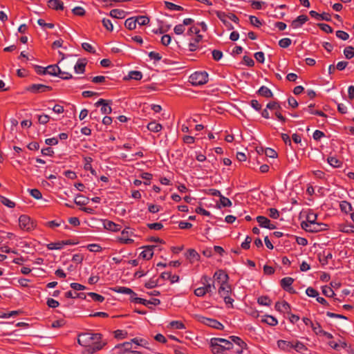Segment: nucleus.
Segmentation results:
<instances>
[{
	"label": "nucleus",
	"mask_w": 354,
	"mask_h": 354,
	"mask_svg": "<svg viewBox=\"0 0 354 354\" xmlns=\"http://www.w3.org/2000/svg\"><path fill=\"white\" fill-rule=\"evenodd\" d=\"M135 19H136V24L140 26H145L149 23V18L147 16H138L135 17Z\"/></svg>",
	"instance_id": "nucleus-46"
},
{
	"label": "nucleus",
	"mask_w": 354,
	"mask_h": 354,
	"mask_svg": "<svg viewBox=\"0 0 354 354\" xmlns=\"http://www.w3.org/2000/svg\"><path fill=\"white\" fill-rule=\"evenodd\" d=\"M19 225L21 229L30 231L33 228L30 218L26 215H21L19 218Z\"/></svg>",
	"instance_id": "nucleus-5"
},
{
	"label": "nucleus",
	"mask_w": 354,
	"mask_h": 354,
	"mask_svg": "<svg viewBox=\"0 0 354 354\" xmlns=\"http://www.w3.org/2000/svg\"><path fill=\"white\" fill-rule=\"evenodd\" d=\"M147 129L150 131L157 133L162 130V126L160 124L157 123L155 121H153L147 124Z\"/></svg>",
	"instance_id": "nucleus-29"
},
{
	"label": "nucleus",
	"mask_w": 354,
	"mask_h": 354,
	"mask_svg": "<svg viewBox=\"0 0 354 354\" xmlns=\"http://www.w3.org/2000/svg\"><path fill=\"white\" fill-rule=\"evenodd\" d=\"M257 93L266 98H270L273 96V93L271 90L265 86H261L258 90Z\"/></svg>",
	"instance_id": "nucleus-23"
},
{
	"label": "nucleus",
	"mask_w": 354,
	"mask_h": 354,
	"mask_svg": "<svg viewBox=\"0 0 354 354\" xmlns=\"http://www.w3.org/2000/svg\"><path fill=\"white\" fill-rule=\"evenodd\" d=\"M274 308L277 311L286 313L288 314H290L291 309L290 305L286 301H283L282 302L277 301L275 304Z\"/></svg>",
	"instance_id": "nucleus-11"
},
{
	"label": "nucleus",
	"mask_w": 354,
	"mask_h": 354,
	"mask_svg": "<svg viewBox=\"0 0 354 354\" xmlns=\"http://www.w3.org/2000/svg\"><path fill=\"white\" fill-rule=\"evenodd\" d=\"M201 322L208 326L219 330H222L224 327L221 322L214 319L202 317Z\"/></svg>",
	"instance_id": "nucleus-8"
},
{
	"label": "nucleus",
	"mask_w": 354,
	"mask_h": 354,
	"mask_svg": "<svg viewBox=\"0 0 354 354\" xmlns=\"http://www.w3.org/2000/svg\"><path fill=\"white\" fill-rule=\"evenodd\" d=\"M292 348H294L298 353H304L308 351L307 346L299 340L293 342Z\"/></svg>",
	"instance_id": "nucleus-24"
},
{
	"label": "nucleus",
	"mask_w": 354,
	"mask_h": 354,
	"mask_svg": "<svg viewBox=\"0 0 354 354\" xmlns=\"http://www.w3.org/2000/svg\"><path fill=\"white\" fill-rule=\"evenodd\" d=\"M30 194L35 199H41L42 194L41 192L37 189H28Z\"/></svg>",
	"instance_id": "nucleus-52"
},
{
	"label": "nucleus",
	"mask_w": 354,
	"mask_h": 354,
	"mask_svg": "<svg viewBox=\"0 0 354 354\" xmlns=\"http://www.w3.org/2000/svg\"><path fill=\"white\" fill-rule=\"evenodd\" d=\"M214 277L221 283H227V280L229 279L228 275L225 274L223 270L216 272L214 273Z\"/></svg>",
	"instance_id": "nucleus-22"
},
{
	"label": "nucleus",
	"mask_w": 354,
	"mask_h": 354,
	"mask_svg": "<svg viewBox=\"0 0 354 354\" xmlns=\"http://www.w3.org/2000/svg\"><path fill=\"white\" fill-rule=\"evenodd\" d=\"M265 154L267 157L272 158H275L277 157V152L271 148H266L265 149Z\"/></svg>",
	"instance_id": "nucleus-58"
},
{
	"label": "nucleus",
	"mask_w": 354,
	"mask_h": 354,
	"mask_svg": "<svg viewBox=\"0 0 354 354\" xmlns=\"http://www.w3.org/2000/svg\"><path fill=\"white\" fill-rule=\"evenodd\" d=\"M0 202L3 204L4 205L10 207V208H13L15 207V203L10 201V199H8V198L3 196H1L0 195Z\"/></svg>",
	"instance_id": "nucleus-39"
},
{
	"label": "nucleus",
	"mask_w": 354,
	"mask_h": 354,
	"mask_svg": "<svg viewBox=\"0 0 354 354\" xmlns=\"http://www.w3.org/2000/svg\"><path fill=\"white\" fill-rule=\"evenodd\" d=\"M202 35H196V38L194 39V42H191L189 43V50L190 51H194L196 50L198 46H197V44L201 41V40L202 39Z\"/></svg>",
	"instance_id": "nucleus-42"
},
{
	"label": "nucleus",
	"mask_w": 354,
	"mask_h": 354,
	"mask_svg": "<svg viewBox=\"0 0 354 354\" xmlns=\"http://www.w3.org/2000/svg\"><path fill=\"white\" fill-rule=\"evenodd\" d=\"M214 342L215 341H219L220 343L221 344L222 346H223V348L224 349V351H228V350H230L233 348V344L231 341H229L227 339H223V338H214Z\"/></svg>",
	"instance_id": "nucleus-25"
},
{
	"label": "nucleus",
	"mask_w": 354,
	"mask_h": 354,
	"mask_svg": "<svg viewBox=\"0 0 354 354\" xmlns=\"http://www.w3.org/2000/svg\"><path fill=\"white\" fill-rule=\"evenodd\" d=\"M328 162L333 167H339L342 165V162L336 157H328Z\"/></svg>",
	"instance_id": "nucleus-44"
},
{
	"label": "nucleus",
	"mask_w": 354,
	"mask_h": 354,
	"mask_svg": "<svg viewBox=\"0 0 354 354\" xmlns=\"http://www.w3.org/2000/svg\"><path fill=\"white\" fill-rule=\"evenodd\" d=\"M104 227L106 230L112 231V232H118L121 230V227L120 225L113 223V221L105 220L103 222Z\"/></svg>",
	"instance_id": "nucleus-18"
},
{
	"label": "nucleus",
	"mask_w": 354,
	"mask_h": 354,
	"mask_svg": "<svg viewBox=\"0 0 354 354\" xmlns=\"http://www.w3.org/2000/svg\"><path fill=\"white\" fill-rule=\"evenodd\" d=\"M88 198L84 197L82 195H77L75 199V203L77 205H85L88 202Z\"/></svg>",
	"instance_id": "nucleus-35"
},
{
	"label": "nucleus",
	"mask_w": 354,
	"mask_h": 354,
	"mask_svg": "<svg viewBox=\"0 0 354 354\" xmlns=\"http://www.w3.org/2000/svg\"><path fill=\"white\" fill-rule=\"evenodd\" d=\"M256 219L259 226L264 228H266L267 225L270 224V222L267 217L263 216H258Z\"/></svg>",
	"instance_id": "nucleus-33"
},
{
	"label": "nucleus",
	"mask_w": 354,
	"mask_h": 354,
	"mask_svg": "<svg viewBox=\"0 0 354 354\" xmlns=\"http://www.w3.org/2000/svg\"><path fill=\"white\" fill-rule=\"evenodd\" d=\"M294 282V279L290 277L283 278L280 281V285L281 288L290 292V293H295V290L292 288V284Z\"/></svg>",
	"instance_id": "nucleus-6"
},
{
	"label": "nucleus",
	"mask_w": 354,
	"mask_h": 354,
	"mask_svg": "<svg viewBox=\"0 0 354 354\" xmlns=\"http://www.w3.org/2000/svg\"><path fill=\"white\" fill-rule=\"evenodd\" d=\"M85 160V164H84V168L85 170H89L91 171V173L93 175V176H97V173H96V171L93 169L92 166H91V162L93 161V159L91 157H86L84 158Z\"/></svg>",
	"instance_id": "nucleus-30"
},
{
	"label": "nucleus",
	"mask_w": 354,
	"mask_h": 354,
	"mask_svg": "<svg viewBox=\"0 0 354 354\" xmlns=\"http://www.w3.org/2000/svg\"><path fill=\"white\" fill-rule=\"evenodd\" d=\"M86 62L85 59H79L77 64L74 66V70L77 73H84L85 72V68Z\"/></svg>",
	"instance_id": "nucleus-21"
},
{
	"label": "nucleus",
	"mask_w": 354,
	"mask_h": 354,
	"mask_svg": "<svg viewBox=\"0 0 354 354\" xmlns=\"http://www.w3.org/2000/svg\"><path fill=\"white\" fill-rule=\"evenodd\" d=\"M82 47L84 50L92 54H95V50L90 44L84 42L82 44Z\"/></svg>",
	"instance_id": "nucleus-55"
},
{
	"label": "nucleus",
	"mask_w": 354,
	"mask_h": 354,
	"mask_svg": "<svg viewBox=\"0 0 354 354\" xmlns=\"http://www.w3.org/2000/svg\"><path fill=\"white\" fill-rule=\"evenodd\" d=\"M291 39L289 38H283L279 40V45L283 48H288L291 44Z\"/></svg>",
	"instance_id": "nucleus-50"
},
{
	"label": "nucleus",
	"mask_w": 354,
	"mask_h": 354,
	"mask_svg": "<svg viewBox=\"0 0 354 354\" xmlns=\"http://www.w3.org/2000/svg\"><path fill=\"white\" fill-rule=\"evenodd\" d=\"M257 302L260 305L269 306L272 304V300L268 296H261L257 299Z\"/></svg>",
	"instance_id": "nucleus-36"
},
{
	"label": "nucleus",
	"mask_w": 354,
	"mask_h": 354,
	"mask_svg": "<svg viewBox=\"0 0 354 354\" xmlns=\"http://www.w3.org/2000/svg\"><path fill=\"white\" fill-rule=\"evenodd\" d=\"M336 36L339 39L344 40V41L347 40L349 38V35L343 30L336 31Z\"/></svg>",
	"instance_id": "nucleus-59"
},
{
	"label": "nucleus",
	"mask_w": 354,
	"mask_h": 354,
	"mask_svg": "<svg viewBox=\"0 0 354 354\" xmlns=\"http://www.w3.org/2000/svg\"><path fill=\"white\" fill-rule=\"evenodd\" d=\"M138 304H143L146 306H149V304H152L154 306L159 305L160 304V301L158 299H152L151 300H147L142 298L137 299Z\"/></svg>",
	"instance_id": "nucleus-27"
},
{
	"label": "nucleus",
	"mask_w": 354,
	"mask_h": 354,
	"mask_svg": "<svg viewBox=\"0 0 354 354\" xmlns=\"http://www.w3.org/2000/svg\"><path fill=\"white\" fill-rule=\"evenodd\" d=\"M132 232H129L127 229H124L121 232V236L119 238V241L124 244H131L133 243V239H129V236L131 235Z\"/></svg>",
	"instance_id": "nucleus-12"
},
{
	"label": "nucleus",
	"mask_w": 354,
	"mask_h": 354,
	"mask_svg": "<svg viewBox=\"0 0 354 354\" xmlns=\"http://www.w3.org/2000/svg\"><path fill=\"white\" fill-rule=\"evenodd\" d=\"M142 77V74L138 71H131L129 73L127 79H132L135 80H140Z\"/></svg>",
	"instance_id": "nucleus-37"
},
{
	"label": "nucleus",
	"mask_w": 354,
	"mask_h": 354,
	"mask_svg": "<svg viewBox=\"0 0 354 354\" xmlns=\"http://www.w3.org/2000/svg\"><path fill=\"white\" fill-rule=\"evenodd\" d=\"M189 82L194 86H201L208 82V74L205 71H196L189 76Z\"/></svg>",
	"instance_id": "nucleus-2"
},
{
	"label": "nucleus",
	"mask_w": 354,
	"mask_h": 354,
	"mask_svg": "<svg viewBox=\"0 0 354 354\" xmlns=\"http://www.w3.org/2000/svg\"><path fill=\"white\" fill-rule=\"evenodd\" d=\"M344 55L348 59H351L354 57V47L347 46L344 50Z\"/></svg>",
	"instance_id": "nucleus-38"
},
{
	"label": "nucleus",
	"mask_w": 354,
	"mask_h": 354,
	"mask_svg": "<svg viewBox=\"0 0 354 354\" xmlns=\"http://www.w3.org/2000/svg\"><path fill=\"white\" fill-rule=\"evenodd\" d=\"M109 15L115 19H123L126 16V12L123 10L113 9L110 11Z\"/></svg>",
	"instance_id": "nucleus-26"
},
{
	"label": "nucleus",
	"mask_w": 354,
	"mask_h": 354,
	"mask_svg": "<svg viewBox=\"0 0 354 354\" xmlns=\"http://www.w3.org/2000/svg\"><path fill=\"white\" fill-rule=\"evenodd\" d=\"M102 24L104 27L109 31H113V26L110 19L104 18L102 19Z\"/></svg>",
	"instance_id": "nucleus-49"
},
{
	"label": "nucleus",
	"mask_w": 354,
	"mask_h": 354,
	"mask_svg": "<svg viewBox=\"0 0 354 354\" xmlns=\"http://www.w3.org/2000/svg\"><path fill=\"white\" fill-rule=\"evenodd\" d=\"M170 325L172 328L176 329H183L185 328V325L183 322L179 321H172L170 323Z\"/></svg>",
	"instance_id": "nucleus-64"
},
{
	"label": "nucleus",
	"mask_w": 354,
	"mask_h": 354,
	"mask_svg": "<svg viewBox=\"0 0 354 354\" xmlns=\"http://www.w3.org/2000/svg\"><path fill=\"white\" fill-rule=\"evenodd\" d=\"M333 258V254L330 251H323L322 253L319 254V260L322 266L328 263V261Z\"/></svg>",
	"instance_id": "nucleus-15"
},
{
	"label": "nucleus",
	"mask_w": 354,
	"mask_h": 354,
	"mask_svg": "<svg viewBox=\"0 0 354 354\" xmlns=\"http://www.w3.org/2000/svg\"><path fill=\"white\" fill-rule=\"evenodd\" d=\"M214 338L211 339L210 345L212 351L214 354H221L225 351L219 341H214Z\"/></svg>",
	"instance_id": "nucleus-13"
},
{
	"label": "nucleus",
	"mask_w": 354,
	"mask_h": 354,
	"mask_svg": "<svg viewBox=\"0 0 354 354\" xmlns=\"http://www.w3.org/2000/svg\"><path fill=\"white\" fill-rule=\"evenodd\" d=\"M73 13L77 16H84L85 15V10L83 8L77 6L72 10Z\"/></svg>",
	"instance_id": "nucleus-61"
},
{
	"label": "nucleus",
	"mask_w": 354,
	"mask_h": 354,
	"mask_svg": "<svg viewBox=\"0 0 354 354\" xmlns=\"http://www.w3.org/2000/svg\"><path fill=\"white\" fill-rule=\"evenodd\" d=\"M220 203L223 207H230L232 205L231 201L228 198L223 196H221Z\"/></svg>",
	"instance_id": "nucleus-60"
},
{
	"label": "nucleus",
	"mask_w": 354,
	"mask_h": 354,
	"mask_svg": "<svg viewBox=\"0 0 354 354\" xmlns=\"http://www.w3.org/2000/svg\"><path fill=\"white\" fill-rule=\"evenodd\" d=\"M339 207L341 210L345 213L351 212L353 209L351 203L345 201L340 203Z\"/></svg>",
	"instance_id": "nucleus-40"
},
{
	"label": "nucleus",
	"mask_w": 354,
	"mask_h": 354,
	"mask_svg": "<svg viewBox=\"0 0 354 354\" xmlns=\"http://www.w3.org/2000/svg\"><path fill=\"white\" fill-rule=\"evenodd\" d=\"M322 290L323 295L328 297H333L335 295L333 289L327 286H323Z\"/></svg>",
	"instance_id": "nucleus-45"
},
{
	"label": "nucleus",
	"mask_w": 354,
	"mask_h": 354,
	"mask_svg": "<svg viewBox=\"0 0 354 354\" xmlns=\"http://www.w3.org/2000/svg\"><path fill=\"white\" fill-rule=\"evenodd\" d=\"M88 295L92 298V299L95 301L97 302H102L104 301V297L99 294H97L95 292H88Z\"/></svg>",
	"instance_id": "nucleus-48"
},
{
	"label": "nucleus",
	"mask_w": 354,
	"mask_h": 354,
	"mask_svg": "<svg viewBox=\"0 0 354 354\" xmlns=\"http://www.w3.org/2000/svg\"><path fill=\"white\" fill-rule=\"evenodd\" d=\"M230 339L232 342L235 343L239 347H242V348H246L247 344L245 342H243L240 337L237 336H230Z\"/></svg>",
	"instance_id": "nucleus-34"
},
{
	"label": "nucleus",
	"mask_w": 354,
	"mask_h": 354,
	"mask_svg": "<svg viewBox=\"0 0 354 354\" xmlns=\"http://www.w3.org/2000/svg\"><path fill=\"white\" fill-rule=\"evenodd\" d=\"M102 337L100 333H83L79 335L77 342L81 346L87 347V351L93 354L106 345V342L101 341Z\"/></svg>",
	"instance_id": "nucleus-1"
},
{
	"label": "nucleus",
	"mask_w": 354,
	"mask_h": 354,
	"mask_svg": "<svg viewBox=\"0 0 354 354\" xmlns=\"http://www.w3.org/2000/svg\"><path fill=\"white\" fill-rule=\"evenodd\" d=\"M185 256L191 263L200 260V255L194 249H189L185 253Z\"/></svg>",
	"instance_id": "nucleus-17"
},
{
	"label": "nucleus",
	"mask_w": 354,
	"mask_h": 354,
	"mask_svg": "<svg viewBox=\"0 0 354 354\" xmlns=\"http://www.w3.org/2000/svg\"><path fill=\"white\" fill-rule=\"evenodd\" d=\"M114 292H118V293H122V294H133L135 295V292L129 288L127 287H122V286H117L112 289Z\"/></svg>",
	"instance_id": "nucleus-31"
},
{
	"label": "nucleus",
	"mask_w": 354,
	"mask_h": 354,
	"mask_svg": "<svg viewBox=\"0 0 354 354\" xmlns=\"http://www.w3.org/2000/svg\"><path fill=\"white\" fill-rule=\"evenodd\" d=\"M261 322L263 323H266L267 324L274 326L278 324L277 319L271 315H265L263 318L261 319Z\"/></svg>",
	"instance_id": "nucleus-28"
},
{
	"label": "nucleus",
	"mask_w": 354,
	"mask_h": 354,
	"mask_svg": "<svg viewBox=\"0 0 354 354\" xmlns=\"http://www.w3.org/2000/svg\"><path fill=\"white\" fill-rule=\"evenodd\" d=\"M269 216L273 219H277L279 217V212L275 208H270L268 209Z\"/></svg>",
	"instance_id": "nucleus-57"
},
{
	"label": "nucleus",
	"mask_w": 354,
	"mask_h": 354,
	"mask_svg": "<svg viewBox=\"0 0 354 354\" xmlns=\"http://www.w3.org/2000/svg\"><path fill=\"white\" fill-rule=\"evenodd\" d=\"M249 19L250 24L255 27H259L262 25V22L255 16L251 15Z\"/></svg>",
	"instance_id": "nucleus-53"
},
{
	"label": "nucleus",
	"mask_w": 354,
	"mask_h": 354,
	"mask_svg": "<svg viewBox=\"0 0 354 354\" xmlns=\"http://www.w3.org/2000/svg\"><path fill=\"white\" fill-rule=\"evenodd\" d=\"M317 217V214L314 213H309L306 216V221H303L301 224L306 223L308 225H309V224H313L316 222Z\"/></svg>",
	"instance_id": "nucleus-43"
},
{
	"label": "nucleus",
	"mask_w": 354,
	"mask_h": 354,
	"mask_svg": "<svg viewBox=\"0 0 354 354\" xmlns=\"http://www.w3.org/2000/svg\"><path fill=\"white\" fill-rule=\"evenodd\" d=\"M48 6L55 10H63L64 3L59 0H49L48 1Z\"/></svg>",
	"instance_id": "nucleus-20"
},
{
	"label": "nucleus",
	"mask_w": 354,
	"mask_h": 354,
	"mask_svg": "<svg viewBox=\"0 0 354 354\" xmlns=\"http://www.w3.org/2000/svg\"><path fill=\"white\" fill-rule=\"evenodd\" d=\"M232 292L231 286L227 283H222L218 288V294L224 297V295H230Z\"/></svg>",
	"instance_id": "nucleus-19"
},
{
	"label": "nucleus",
	"mask_w": 354,
	"mask_h": 354,
	"mask_svg": "<svg viewBox=\"0 0 354 354\" xmlns=\"http://www.w3.org/2000/svg\"><path fill=\"white\" fill-rule=\"evenodd\" d=\"M95 106L98 107L102 106L101 111L103 114H110L112 111L111 107L107 100L104 99H100L95 104Z\"/></svg>",
	"instance_id": "nucleus-9"
},
{
	"label": "nucleus",
	"mask_w": 354,
	"mask_h": 354,
	"mask_svg": "<svg viewBox=\"0 0 354 354\" xmlns=\"http://www.w3.org/2000/svg\"><path fill=\"white\" fill-rule=\"evenodd\" d=\"M165 7L171 10H183V8L180 6L176 5L174 3L169 2V1H165Z\"/></svg>",
	"instance_id": "nucleus-41"
},
{
	"label": "nucleus",
	"mask_w": 354,
	"mask_h": 354,
	"mask_svg": "<svg viewBox=\"0 0 354 354\" xmlns=\"http://www.w3.org/2000/svg\"><path fill=\"white\" fill-rule=\"evenodd\" d=\"M308 20V18L306 15H299L295 20L292 21L291 26L293 28H298L301 27L304 24H305Z\"/></svg>",
	"instance_id": "nucleus-14"
},
{
	"label": "nucleus",
	"mask_w": 354,
	"mask_h": 354,
	"mask_svg": "<svg viewBox=\"0 0 354 354\" xmlns=\"http://www.w3.org/2000/svg\"><path fill=\"white\" fill-rule=\"evenodd\" d=\"M124 26L130 30L135 29L136 27V19H135V17H130L126 19Z\"/></svg>",
	"instance_id": "nucleus-32"
},
{
	"label": "nucleus",
	"mask_w": 354,
	"mask_h": 354,
	"mask_svg": "<svg viewBox=\"0 0 354 354\" xmlns=\"http://www.w3.org/2000/svg\"><path fill=\"white\" fill-rule=\"evenodd\" d=\"M306 293L310 297H317L319 295L318 291L312 287H308L306 290Z\"/></svg>",
	"instance_id": "nucleus-51"
},
{
	"label": "nucleus",
	"mask_w": 354,
	"mask_h": 354,
	"mask_svg": "<svg viewBox=\"0 0 354 354\" xmlns=\"http://www.w3.org/2000/svg\"><path fill=\"white\" fill-rule=\"evenodd\" d=\"M48 250H61L63 248V243L62 241H58L56 243H50L47 244L46 245Z\"/></svg>",
	"instance_id": "nucleus-47"
},
{
	"label": "nucleus",
	"mask_w": 354,
	"mask_h": 354,
	"mask_svg": "<svg viewBox=\"0 0 354 354\" xmlns=\"http://www.w3.org/2000/svg\"><path fill=\"white\" fill-rule=\"evenodd\" d=\"M87 248L89 250V251L94 252H101L102 250V247L96 243L88 245Z\"/></svg>",
	"instance_id": "nucleus-56"
},
{
	"label": "nucleus",
	"mask_w": 354,
	"mask_h": 354,
	"mask_svg": "<svg viewBox=\"0 0 354 354\" xmlns=\"http://www.w3.org/2000/svg\"><path fill=\"white\" fill-rule=\"evenodd\" d=\"M46 71H43L42 73L49 74L53 76H59V75H64L66 72L62 71L59 66L56 64L49 65L45 68Z\"/></svg>",
	"instance_id": "nucleus-7"
},
{
	"label": "nucleus",
	"mask_w": 354,
	"mask_h": 354,
	"mask_svg": "<svg viewBox=\"0 0 354 354\" xmlns=\"http://www.w3.org/2000/svg\"><path fill=\"white\" fill-rule=\"evenodd\" d=\"M155 245H147L144 246L143 248H145V250L142 251L140 254V257L142 258L143 259L149 260L153 257V248H155Z\"/></svg>",
	"instance_id": "nucleus-10"
},
{
	"label": "nucleus",
	"mask_w": 354,
	"mask_h": 354,
	"mask_svg": "<svg viewBox=\"0 0 354 354\" xmlns=\"http://www.w3.org/2000/svg\"><path fill=\"white\" fill-rule=\"evenodd\" d=\"M266 108L270 110H279L281 109V106L277 102H270L267 104Z\"/></svg>",
	"instance_id": "nucleus-63"
},
{
	"label": "nucleus",
	"mask_w": 354,
	"mask_h": 354,
	"mask_svg": "<svg viewBox=\"0 0 354 354\" xmlns=\"http://www.w3.org/2000/svg\"><path fill=\"white\" fill-rule=\"evenodd\" d=\"M317 26L326 33H332L333 32V29L326 24H318Z\"/></svg>",
	"instance_id": "nucleus-54"
},
{
	"label": "nucleus",
	"mask_w": 354,
	"mask_h": 354,
	"mask_svg": "<svg viewBox=\"0 0 354 354\" xmlns=\"http://www.w3.org/2000/svg\"><path fill=\"white\" fill-rule=\"evenodd\" d=\"M52 87L41 84H33L26 88V91L34 93H42L52 91Z\"/></svg>",
	"instance_id": "nucleus-3"
},
{
	"label": "nucleus",
	"mask_w": 354,
	"mask_h": 354,
	"mask_svg": "<svg viewBox=\"0 0 354 354\" xmlns=\"http://www.w3.org/2000/svg\"><path fill=\"white\" fill-rule=\"evenodd\" d=\"M46 304L49 308H55L58 307L59 305V303L57 300H55L53 298H48L47 299Z\"/></svg>",
	"instance_id": "nucleus-62"
},
{
	"label": "nucleus",
	"mask_w": 354,
	"mask_h": 354,
	"mask_svg": "<svg viewBox=\"0 0 354 354\" xmlns=\"http://www.w3.org/2000/svg\"><path fill=\"white\" fill-rule=\"evenodd\" d=\"M277 346L281 350L290 352V349L292 348L293 342L280 339L277 341Z\"/></svg>",
	"instance_id": "nucleus-16"
},
{
	"label": "nucleus",
	"mask_w": 354,
	"mask_h": 354,
	"mask_svg": "<svg viewBox=\"0 0 354 354\" xmlns=\"http://www.w3.org/2000/svg\"><path fill=\"white\" fill-rule=\"evenodd\" d=\"M301 227L306 232H313V233L318 232H321L322 230H326V227H327V225H326L324 223H317V222H315L313 224H309V225H308L306 223L301 224Z\"/></svg>",
	"instance_id": "nucleus-4"
}]
</instances>
